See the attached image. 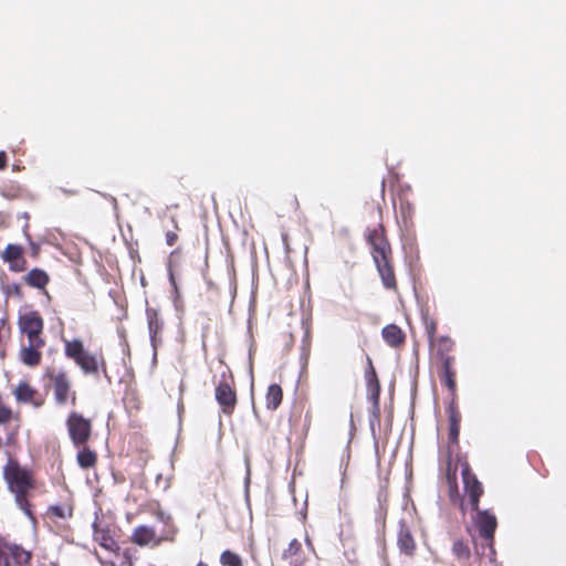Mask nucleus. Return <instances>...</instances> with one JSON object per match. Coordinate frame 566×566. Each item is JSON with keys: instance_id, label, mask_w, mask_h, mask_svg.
<instances>
[{"instance_id": "nucleus-5", "label": "nucleus", "mask_w": 566, "mask_h": 566, "mask_svg": "<svg viewBox=\"0 0 566 566\" xmlns=\"http://www.w3.org/2000/svg\"><path fill=\"white\" fill-rule=\"evenodd\" d=\"M70 440L74 447L87 444L93 434L92 420L82 413L71 411L65 420Z\"/></svg>"}, {"instance_id": "nucleus-38", "label": "nucleus", "mask_w": 566, "mask_h": 566, "mask_svg": "<svg viewBox=\"0 0 566 566\" xmlns=\"http://www.w3.org/2000/svg\"><path fill=\"white\" fill-rule=\"evenodd\" d=\"M123 556L125 558V564L127 566H134V560L132 558V555H130V551L129 549H125L124 553H123Z\"/></svg>"}, {"instance_id": "nucleus-14", "label": "nucleus", "mask_w": 566, "mask_h": 566, "mask_svg": "<svg viewBox=\"0 0 566 566\" xmlns=\"http://www.w3.org/2000/svg\"><path fill=\"white\" fill-rule=\"evenodd\" d=\"M474 524L482 538L490 542L493 541L497 526V521L494 514L490 513L488 510L480 511L478 509Z\"/></svg>"}, {"instance_id": "nucleus-24", "label": "nucleus", "mask_w": 566, "mask_h": 566, "mask_svg": "<svg viewBox=\"0 0 566 566\" xmlns=\"http://www.w3.org/2000/svg\"><path fill=\"white\" fill-rule=\"evenodd\" d=\"M78 452L76 454V462L78 467L83 470H90L96 467L97 464V452L87 444H83L81 447H76Z\"/></svg>"}, {"instance_id": "nucleus-25", "label": "nucleus", "mask_w": 566, "mask_h": 566, "mask_svg": "<svg viewBox=\"0 0 566 566\" xmlns=\"http://www.w3.org/2000/svg\"><path fill=\"white\" fill-rule=\"evenodd\" d=\"M461 415L452 399L449 406V442L457 444L460 433Z\"/></svg>"}, {"instance_id": "nucleus-19", "label": "nucleus", "mask_w": 566, "mask_h": 566, "mask_svg": "<svg viewBox=\"0 0 566 566\" xmlns=\"http://www.w3.org/2000/svg\"><path fill=\"white\" fill-rule=\"evenodd\" d=\"M146 316L151 345L156 349L158 344L161 342L160 335L164 328V322L159 317L158 311L154 307H147Z\"/></svg>"}, {"instance_id": "nucleus-6", "label": "nucleus", "mask_w": 566, "mask_h": 566, "mask_svg": "<svg viewBox=\"0 0 566 566\" xmlns=\"http://www.w3.org/2000/svg\"><path fill=\"white\" fill-rule=\"evenodd\" d=\"M214 398L224 415H233L238 403V397L234 388V379L231 374L228 376L226 374L221 375V379L216 386Z\"/></svg>"}, {"instance_id": "nucleus-3", "label": "nucleus", "mask_w": 566, "mask_h": 566, "mask_svg": "<svg viewBox=\"0 0 566 566\" xmlns=\"http://www.w3.org/2000/svg\"><path fill=\"white\" fill-rule=\"evenodd\" d=\"M45 377L51 382L53 398L57 406L71 403L73 407L77 403V394L73 389L72 380L66 370L48 369Z\"/></svg>"}, {"instance_id": "nucleus-28", "label": "nucleus", "mask_w": 566, "mask_h": 566, "mask_svg": "<svg viewBox=\"0 0 566 566\" xmlns=\"http://www.w3.org/2000/svg\"><path fill=\"white\" fill-rule=\"evenodd\" d=\"M283 399V390L282 387L277 384H272L269 386L266 395H265V406L270 410H276L281 405Z\"/></svg>"}, {"instance_id": "nucleus-40", "label": "nucleus", "mask_w": 566, "mask_h": 566, "mask_svg": "<svg viewBox=\"0 0 566 566\" xmlns=\"http://www.w3.org/2000/svg\"><path fill=\"white\" fill-rule=\"evenodd\" d=\"M32 255H33L34 258H36V256H38V248L33 247Z\"/></svg>"}, {"instance_id": "nucleus-42", "label": "nucleus", "mask_w": 566, "mask_h": 566, "mask_svg": "<svg viewBox=\"0 0 566 566\" xmlns=\"http://www.w3.org/2000/svg\"><path fill=\"white\" fill-rule=\"evenodd\" d=\"M179 252V250H175V251H171V255H174L175 253Z\"/></svg>"}, {"instance_id": "nucleus-1", "label": "nucleus", "mask_w": 566, "mask_h": 566, "mask_svg": "<svg viewBox=\"0 0 566 566\" xmlns=\"http://www.w3.org/2000/svg\"><path fill=\"white\" fill-rule=\"evenodd\" d=\"M3 479L8 489L14 494L17 505L31 516L29 492L35 488V480L31 470L23 468L15 459H9L3 467Z\"/></svg>"}, {"instance_id": "nucleus-16", "label": "nucleus", "mask_w": 566, "mask_h": 566, "mask_svg": "<svg viewBox=\"0 0 566 566\" xmlns=\"http://www.w3.org/2000/svg\"><path fill=\"white\" fill-rule=\"evenodd\" d=\"M397 545L401 554L413 557L417 551V543L412 532L405 521H400L397 534Z\"/></svg>"}, {"instance_id": "nucleus-12", "label": "nucleus", "mask_w": 566, "mask_h": 566, "mask_svg": "<svg viewBox=\"0 0 566 566\" xmlns=\"http://www.w3.org/2000/svg\"><path fill=\"white\" fill-rule=\"evenodd\" d=\"M438 377L440 382L448 389L453 400L457 397V369L455 358H446L443 361H438Z\"/></svg>"}, {"instance_id": "nucleus-39", "label": "nucleus", "mask_w": 566, "mask_h": 566, "mask_svg": "<svg viewBox=\"0 0 566 566\" xmlns=\"http://www.w3.org/2000/svg\"><path fill=\"white\" fill-rule=\"evenodd\" d=\"M449 480H450L451 489H454L457 491L455 476H453L452 479L449 476Z\"/></svg>"}, {"instance_id": "nucleus-17", "label": "nucleus", "mask_w": 566, "mask_h": 566, "mask_svg": "<svg viewBox=\"0 0 566 566\" xmlns=\"http://www.w3.org/2000/svg\"><path fill=\"white\" fill-rule=\"evenodd\" d=\"M93 528L94 541L98 543L101 547L112 553H117L119 551V546L114 538L112 531L107 526H102L97 523H94Z\"/></svg>"}, {"instance_id": "nucleus-10", "label": "nucleus", "mask_w": 566, "mask_h": 566, "mask_svg": "<svg viewBox=\"0 0 566 566\" xmlns=\"http://www.w3.org/2000/svg\"><path fill=\"white\" fill-rule=\"evenodd\" d=\"M461 475L464 484V490L468 494L471 509L478 511L480 497L483 495V486L478 480L476 475L472 472L468 462L462 463Z\"/></svg>"}, {"instance_id": "nucleus-11", "label": "nucleus", "mask_w": 566, "mask_h": 566, "mask_svg": "<svg viewBox=\"0 0 566 566\" xmlns=\"http://www.w3.org/2000/svg\"><path fill=\"white\" fill-rule=\"evenodd\" d=\"M375 266L381 280L382 286L392 292L398 291V283L394 266V256L376 258L374 260Z\"/></svg>"}, {"instance_id": "nucleus-20", "label": "nucleus", "mask_w": 566, "mask_h": 566, "mask_svg": "<svg viewBox=\"0 0 566 566\" xmlns=\"http://www.w3.org/2000/svg\"><path fill=\"white\" fill-rule=\"evenodd\" d=\"M74 513V502L72 499H67L66 501L60 504L50 505L46 509L45 516L52 521L57 522L59 520H69L73 516Z\"/></svg>"}, {"instance_id": "nucleus-2", "label": "nucleus", "mask_w": 566, "mask_h": 566, "mask_svg": "<svg viewBox=\"0 0 566 566\" xmlns=\"http://www.w3.org/2000/svg\"><path fill=\"white\" fill-rule=\"evenodd\" d=\"M65 356L81 368L86 375H97L99 370L107 375L106 361L103 355H94L85 350L81 339L65 340L64 343Z\"/></svg>"}, {"instance_id": "nucleus-37", "label": "nucleus", "mask_w": 566, "mask_h": 566, "mask_svg": "<svg viewBox=\"0 0 566 566\" xmlns=\"http://www.w3.org/2000/svg\"><path fill=\"white\" fill-rule=\"evenodd\" d=\"M8 165V156L6 151H0V170L6 169Z\"/></svg>"}, {"instance_id": "nucleus-41", "label": "nucleus", "mask_w": 566, "mask_h": 566, "mask_svg": "<svg viewBox=\"0 0 566 566\" xmlns=\"http://www.w3.org/2000/svg\"><path fill=\"white\" fill-rule=\"evenodd\" d=\"M196 566H207V564L203 562H199Z\"/></svg>"}, {"instance_id": "nucleus-22", "label": "nucleus", "mask_w": 566, "mask_h": 566, "mask_svg": "<svg viewBox=\"0 0 566 566\" xmlns=\"http://www.w3.org/2000/svg\"><path fill=\"white\" fill-rule=\"evenodd\" d=\"M44 346H38L35 343H28L27 346H22L20 349V360L30 367L40 365L42 360V348Z\"/></svg>"}, {"instance_id": "nucleus-7", "label": "nucleus", "mask_w": 566, "mask_h": 566, "mask_svg": "<svg viewBox=\"0 0 566 566\" xmlns=\"http://www.w3.org/2000/svg\"><path fill=\"white\" fill-rule=\"evenodd\" d=\"M32 552L0 538V566H31Z\"/></svg>"}, {"instance_id": "nucleus-34", "label": "nucleus", "mask_w": 566, "mask_h": 566, "mask_svg": "<svg viewBox=\"0 0 566 566\" xmlns=\"http://www.w3.org/2000/svg\"><path fill=\"white\" fill-rule=\"evenodd\" d=\"M174 222H175V231H167L166 234H165V239H166V243L169 245V247H172L176 244V242L178 241V233L177 231H179V227L176 222V220L174 219Z\"/></svg>"}, {"instance_id": "nucleus-31", "label": "nucleus", "mask_w": 566, "mask_h": 566, "mask_svg": "<svg viewBox=\"0 0 566 566\" xmlns=\"http://www.w3.org/2000/svg\"><path fill=\"white\" fill-rule=\"evenodd\" d=\"M452 553L459 560H468L471 556L470 548L463 539H457L453 542Z\"/></svg>"}, {"instance_id": "nucleus-18", "label": "nucleus", "mask_w": 566, "mask_h": 566, "mask_svg": "<svg viewBox=\"0 0 566 566\" xmlns=\"http://www.w3.org/2000/svg\"><path fill=\"white\" fill-rule=\"evenodd\" d=\"M430 346L437 363L443 361L446 358H455L452 354L455 344L449 336H439L433 343H430Z\"/></svg>"}, {"instance_id": "nucleus-23", "label": "nucleus", "mask_w": 566, "mask_h": 566, "mask_svg": "<svg viewBox=\"0 0 566 566\" xmlns=\"http://www.w3.org/2000/svg\"><path fill=\"white\" fill-rule=\"evenodd\" d=\"M381 335L386 344L390 347H401L406 342L405 333L396 324L386 325L381 331Z\"/></svg>"}, {"instance_id": "nucleus-9", "label": "nucleus", "mask_w": 566, "mask_h": 566, "mask_svg": "<svg viewBox=\"0 0 566 566\" xmlns=\"http://www.w3.org/2000/svg\"><path fill=\"white\" fill-rule=\"evenodd\" d=\"M15 401L20 405H31L41 408L45 403V396L33 387L29 380H20L12 390Z\"/></svg>"}, {"instance_id": "nucleus-27", "label": "nucleus", "mask_w": 566, "mask_h": 566, "mask_svg": "<svg viewBox=\"0 0 566 566\" xmlns=\"http://www.w3.org/2000/svg\"><path fill=\"white\" fill-rule=\"evenodd\" d=\"M302 544L297 539H292L286 549L282 553L283 559L291 560V566H304L303 559H301Z\"/></svg>"}, {"instance_id": "nucleus-33", "label": "nucleus", "mask_w": 566, "mask_h": 566, "mask_svg": "<svg viewBox=\"0 0 566 566\" xmlns=\"http://www.w3.org/2000/svg\"><path fill=\"white\" fill-rule=\"evenodd\" d=\"M23 189L20 185L4 186L2 188V195L8 198H17L22 193Z\"/></svg>"}, {"instance_id": "nucleus-30", "label": "nucleus", "mask_w": 566, "mask_h": 566, "mask_svg": "<svg viewBox=\"0 0 566 566\" xmlns=\"http://www.w3.org/2000/svg\"><path fill=\"white\" fill-rule=\"evenodd\" d=\"M221 566H243L241 556L230 549H226L220 555Z\"/></svg>"}, {"instance_id": "nucleus-8", "label": "nucleus", "mask_w": 566, "mask_h": 566, "mask_svg": "<svg viewBox=\"0 0 566 566\" xmlns=\"http://www.w3.org/2000/svg\"><path fill=\"white\" fill-rule=\"evenodd\" d=\"M366 241L371 247L373 260L376 258L390 256L392 254L391 245L386 237L385 227L381 223L367 230Z\"/></svg>"}, {"instance_id": "nucleus-32", "label": "nucleus", "mask_w": 566, "mask_h": 566, "mask_svg": "<svg viewBox=\"0 0 566 566\" xmlns=\"http://www.w3.org/2000/svg\"><path fill=\"white\" fill-rule=\"evenodd\" d=\"M423 324H424L426 333H427L428 338H429V343H433V340L438 338V337H436L437 322L433 318L429 317V316H424L423 317Z\"/></svg>"}, {"instance_id": "nucleus-21", "label": "nucleus", "mask_w": 566, "mask_h": 566, "mask_svg": "<svg viewBox=\"0 0 566 566\" xmlns=\"http://www.w3.org/2000/svg\"><path fill=\"white\" fill-rule=\"evenodd\" d=\"M22 280L24 284L30 287L45 290L51 279L46 271L40 268H33L22 277Z\"/></svg>"}, {"instance_id": "nucleus-36", "label": "nucleus", "mask_w": 566, "mask_h": 566, "mask_svg": "<svg viewBox=\"0 0 566 566\" xmlns=\"http://www.w3.org/2000/svg\"><path fill=\"white\" fill-rule=\"evenodd\" d=\"M169 281H170V283H171V285L174 287L176 297H179V289H178V285H177L174 272L171 270H169Z\"/></svg>"}, {"instance_id": "nucleus-13", "label": "nucleus", "mask_w": 566, "mask_h": 566, "mask_svg": "<svg viewBox=\"0 0 566 566\" xmlns=\"http://www.w3.org/2000/svg\"><path fill=\"white\" fill-rule=\"evenodd\" d=\"M1 259L9 264V269L12 272H23L27 269L24 250L21 245L8 244L1 253Z\"/></svg>"}, {"instance_id": "nucleus-15", "label": "nucleus", "mask_w": 566, "mask_h": 566, "mask_svg": "<svg viewBox=\"0 0 566 566\" xmlns=\"http://www.w3.org/2000/svg\"><path fill=\"white\" fill-rule=\"evenodd\" d=\"M165 538L158 536L156 531L151 526L139 525L137 526L130 536V542L138 546H159Z\"/></svg>"}, {"instance_id": "nucleus-35", "label": "nucleus", "mask_w": 566, "mask_h": 566, "mask_svg": "<svg viewBox=\"0 0 566 566\" xmlns=\"http://www.w3.org/2000/svg\"><path fill=\"white\" fill-rule=\"evenodd\" d=\"M9 291L14 294L17 297L21 298L23 296L22 289L19 284L14 283L9 286Z\"/></svg>"}, {"instance_id": "nucleus-29", "label": "nucleus", "mask_w": 566, "mask_h": 566, "mask_svg": "<svg viewBox=\"0 0 566 566\" xmlns=\"http://www.w3.org/2000/svg\"><path fill=\"white\" fill-rule=\"evenodd\" d=\"M143 511L154 515L158 521L168 524L171 521V516L161 507V504L157 500H149L142 505Z\"/></svg>"}, {"instance_id": "nucleus-4", "label": "nucleus", "mask_w": 566, "mask_h": 566, "mask_svg": "<svg viewBox=\"0 0 566 566\" xmlns=\"http://www.w3.org/2000/svg\"><path fill=\"white\" fill-rule=\"evenodd\" d=\"M18 327L22 336H25L28 343H35L38 346H45L44 319L39 311L30 310L19 314Z\"/></svg>"}, {"instance_id": "nucleus-26", "label": "nucleus", "mask_w": 566, "mask_h": 566, "mask_svg": "<svg viewBox=\"0 0 566 566\" xmlns=\"http://www.w3.org/2000/svg\"><path fill=\"white\" fill-rule=\"evenodd\" d=\"M368 370L366 371V381L367 388L370 394V398L374 400L375 405H378L379 395H380V384L376 374V370L373 366V361L370 357H367Z\"/></svg>"}]
</instances>
